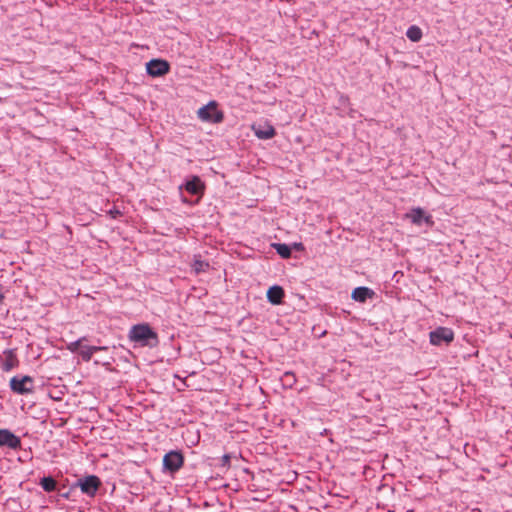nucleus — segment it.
<instances>
[{
  "mask_svg": "<svg viewBox=\"0 0 512 512\" xmlns=\"http://www.w3.org/2000/svg\"><path fill=\"white\" fill-rule=\"evenodd\" d=\"M128 338L141 347H156L159 344L157 332L148 323L133 325L129 330Z\"/></svg>",
  "mask_w": 512,
  "mask_h": 512,
  "instance_id": "obj_1",
  "label": "nucleus"
},
{
  "mask_svg": "<svg viewBox=\"0 0 512 512\" xmlns=\"http://www.w3.org/2000/svg\"><path fill=\"white\" fill-rule=\"evenodd\" d=\"M84 341H86V337H81L78 340L69 343L67 345V349L72 353H78L82 360L85 362H89L92 359L94 353L107 349L105 346L83 345Z\"/></svg>",
  "mask_w": 512,
  "mask_h": 512,
  "instance_id": "obj_2",
  "label": "nucleus"
},
{
  "mask_svg": "<svg viewBox=\"0 0 512 512\" xmlns=\"http://www.w3.org/2000/svg\"><path fill=\"white\" fill-rule=\"evenodd\" d=\"M197 115L202 121L214 124L221 123L224 119L223 112L218 109V103L214 100L201 107L197 111Z\"/></svg>",
  "mask_w": 512,
  "mask_h": 512,
  "instance_id": "obj_3",
  "label": "nucleus"
},
{
  "mask_svg": "<svg viewBox=\"0 0 512 512\" xmlns=\"http://www.w3.org/2000/svg\"><path fill=\"white\" fill-rule=\"evenodd\" d=\"M454 338V331L448 327L440 326L429 333V341L433 346L449 345L454 341Z\"/></svg>",
  "mask_w": 512,
  "mask_h": 512,
  "instance_id": "obj_4",
  "label": "nucleus"
},
{
  "mask_svg": "<svg viewBox=\"0 0 512 512\" xmlns=\"http://www.w3.org/2000/svg\"><path fill=\"white\" fill-rule=\"evenodd\" d=\"M10 389L19 395H26L33 392V378L26 375L22 377L14 376L10 380Z\"/></svg>",
  "mask_w": 512,
  "mask_h": 512,
  "instance_id": "obj_5",
  "label": "nucleus"
},
{
  "mask_svg": "<svg viewBox=\"0 0 512 512\" xmlns=\"http://www.w3.org/2000/svg\"><path fill=\"white\" fill-rule=\"evenodd\" d=\"M184 457L179 451H170L163 458V466L171 473H175L182 468Z\"/></svg>",
  "mask_w": 512,
  "mask_h": 512,
  "instance_id": "obj_6",
  "label": "nucleus"
},
{
  "mask_svg": "<svg viewBox=\"0 0 512 512\" xmlns=\"http://www.w3.org/2000/svg\"><path fill=\"white\" fill-rule=\"evenodd\" d=\"M146 71L152 77H161L169 73L170 64L164 59H152L146 64Z\"/></svg>",
  "mask_w": 512,
  "mask_h": 512,
  "instance_id": "obj_7",
  "label": "nucleus"
},
{
  "mask_svg": "<svg viewBox=\"0 0 512 512\" xmlns=\"http://www.w3.org/2000/svg\"><path fill=\"white\" fill-rule=\"evenodd\" d=\"M82 493L94 497L101 486L100 479L95 475L86 476L78 481Z\"/></svg>",
  "mask_w": 512,
  "mask_h": 512,
  "instance_id": "obj_8",
  "label": "nucleus"
},
{
  "mask_svg": "<svg viewBox=\"0 0 512 512\" xmlns=\"http://www.w3.org/2000/svg\"><path fill=\"white\" fill-rule=\"evenodd\" d=\"M405 218L409 219L414 225L417 226H420L422 223H425L429 227L434 225L432 216L425 213L421 207L412 208L410 212L405 214Z\"/></svg>",
  "mask_w": 512,
  "mask_h": 512,
  "instance_id": "obj_9",
  "label": "nucleus"
},
{
  "mask_svg": "<svg viewBox=\"0 0 512 512\" xmlns=\"http://www.w3.org/2000/svg\"><path fill=\"white\" fill-rule=\"evenodd\" d=\"M4 446L18 450L21 448V439L8 429H0V447Z\"/></svg>",
  "mask_w": 512,
  "mask_h": 512,
  "instance_id": "obj_10",
  "label": "nucleus"
},
{
  "mask_svg": "<svg viewBox=\"0 0 512 512\" xmlns=\"http://www.w3.org/2000/svg\"><path fill=\"white\" fill-rule=\"evenodd\" d=\"M19 359L14 349H7L3 352L2 357V370L5 372L11 371L19 366Z\"/></svg>",
  "mask_w": 512,
  "mask_h": 512,
  "instance_id": "obj_11",
  "label": "nucleus"
},
{
  "mask_svg": "<svg viewBox=\"0 0 512 512\" xmlns=\"http://www.w3.org/2000/svg\"><path fill=\"white\" fill-rule=\"evenodd\" d=\"M252 129L256 137L262 140L272 139L276 135V130L270 123H265L258 127L252 126Z\"/></svg>",
  "mask_w": 512,
  "mask_h": 512,
  "instance_id": "obj_12",
  "label": "nucleus"
},
{
  "mask_svg": "<svg viewBox=\"0 0 512 512\" xmlns=\"http://www.w3.org/2000/svg\"><path fill=\"white\" fill-rule=\"evenodd\" d=\"M185 190L191 195H203L205 184L198 176H193L191 180L186 182Z\"/></svg>",
  "mask_w": 512,
  "mask_h": 512,
  "instance_id": "obj_13",
  "label": "nucleus"
},
{
  "mask_svg": "<svg viewBox=\"0 0 512 512\" xmlns=\"http://www.w3.org/2000/svg\"><path fill=\"white\" fill-rule=\"evenodd\" d=\"M285 296V292L281 286L274 285L270 287L267 291V298L270 303L274 305H279L283 302V298Z\"/></svg>",
  "mask_w": 512,
  "mask_h": 512,
  "instance_id": "obj_14",
  "label": "nucleus"
},
{
  "mask_svg": "<svg viewBox=\"0 0 512 512\" xmlns=\"http://www.w3.org/2000/svg\"><path fill=\"white\" fill-rule=\"evenodd\" d=\"M374 292L367 287H357L352 292V298L357 302H365L368 298H372Z\"/></svg>",
  "mask_w": 512,
  "mask_h": 512,
  "instance_id": "obj_15",
  "label": "nucleus"
},
{
  "mask_svg": "<svg viewBox=\"0 0 512 512\" xmlns=\"http://www.w3.org/2000/svg\"><path fill=\"white\" fill-rule=\"evenodd\" d=\"M406 36L412 42H419L423 36V33L420 27L412 25L407 29Z\"/></svg>",
  "mask_w": 512,
  "mask_h": 512,
  "instance_id": "obj_16",
  "label": "nucleus"
},
{
  "mask_svg": "<svg viewBox=\"0 0 512 512\" xmlns=\"http://www.w3.org/2000/svg\"><path fill=\"white\" fill-rule=\"evenodd\" d=\"M272 247L282 258L288 259L291 257V248L288 245L282 243H272Z\"/></svg>",
  "mask_w": 512,
  "mask_h": 512,
  "instance_id": "obj_17",
  "label": "nucleus"
},
{
  "mask_svg": "<svg viewBox=\"0 0 512 512\" xmlns=\"http://www.w3.org/2000/svg\"><path fill=\"white\" fill-rule=\"evenodd\" d=\"M41 487L46 492H53L57 487V482L52 477H44L40 482Z\"/></svg>",
  "mask_w": 512,
  "mask_h": 512,
  "instance_id": "obj_18",
  "label": "nucleus"
},
{
  "mask_svg": "<svg viewBox=\"0 0 512 512\" xmlns=\"http://www.w3.org/2000/svg\"><path fill=\"white\" fill-rule=\"evenodd\" d=\"M282 380L284 385L291 388L296 383V376L293 372H285Z\"/></svg>",
  "mask_w": 512,
  "mask_h": 512,
  "instance_id": "obj_19",
  "label": "nucleus"
},
{
  "mask_svg": "<svg viewBox=\"0 0 512 512\" xmlns=\"http://www.w3.org/2000/svg\"><path fill=\"white\" fill-rule=\"evenodd\" d=\"M208 267H209V263L201 261V260H195L194 264H193V268L196 273L205 271Z\"/></svg>",
  "mask_w": 512,
  "mask_h": 512,
  "instance_id": "obj_20",
  "label": "nucleus"
},
{
  "mask_svg": "<svg viewBox=\"0 0 512 512\" xmlns=\"http://www.w3.org/2000/svg\"><path fill=\"white\" fill-rule=\"evenodd\" d=\"M107 215L112 219H117L120 218L123 214L116 206H114L107 211Z\"/></svg>",
  "mask_w": 512,
  "mask_h": 512,
  "instance_id": "obj_21",
  "label": "nucleus"
},
{
  "mask_svg": "<svg viewBox=\"0 0 512 512\" xmlns=\"http://www.w3.org/2000/svg\"><path fill=\"white\" fill-rule=\"evenodd\" d=\"M230 460H231V457L229 454H225L223 455L221 461H222V466L226 467V468H229L230 467Z\"/></svg>",
  "mask_w": 512,
  "mask_h": 512,
  "instance_id": "obj_22",
  "label": "nucleus"
},
{
  "mask_svg": "<svg viewBox=\"0 0 512 512\" xmlns=\"http://www.w3.org/2000/svg\"><path fill=\"white\" fill-rule=\"evenodd\" d=\"M293 248L297 251H304L305 247L302 243H294Z\"/></svg>",
  "mask_w": 512,
  "mask_h": 512,
  "instance_id": "obj_23",
  "label": "nucleus"
}]
</instances>
